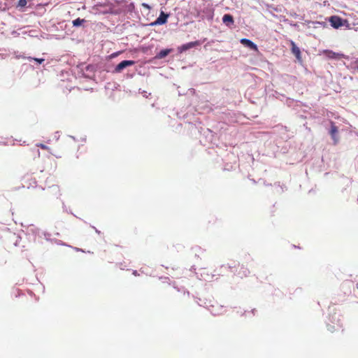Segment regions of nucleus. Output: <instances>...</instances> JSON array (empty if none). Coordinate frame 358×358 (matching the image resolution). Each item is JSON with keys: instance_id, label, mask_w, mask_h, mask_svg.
Masks as SVG:
<instances>
[{"instance_id": "ddd939ff", "label": "nucleus", "mask_w": 358, "mask_h": 358, "mask_svg": "<svg viewBox=\"0 0 358 358\" xmlns=\"http://www.w3.org/2000/svg\"><path fill=\"white\" fill-rule=\"evenodd\" d=\"M37 147H39L41 148V149H43V150H48V147L43 143H39V144H37L36 145Z\"/></svg>"}, {"instance_id": "4468645a", "label": "nucleus", "mask_w": 358, "mask_h": 358, "mask_svg": "<svg viewBox=\"0 0 358 358\" xmlns=\"http://www.w3.org/2000/svg\"><path fill=\"white\" fill-rule=\"evenodd\" d=\"M313 23L315 24H319V25H320V26H322L323 27H325L327 26L326 23L324 22H315Z\"/></svg>"}, {"instance_id": "f8f14e48", "label": "nucleus", "mask_w": 358, "mask_h": 358, "mask_svg": "<svg viewBox=\"0 0 358 358\" xmlns=\"http://www.w3.org/2000/svg\"><path fill=\"white\" fill-rule=\"evenodd\" d=\"M27 0H19L17 7L24 8L27 6Z\"/></svg>"}, {"instance_id": "1a4fd4ad", "label": "nucleus", "mask_w": 358, "mask_h": 358, "mask_svg": "<svg viewBox=\"0 0 358 358\" xmlns=\"http://www.w3.org/2000/svg\"><path fill=\"white\" fill-rule=\"evenodd\" d=\"M169 52H170V50H169V49L162 50L157 54V58H158V59L164 58L165 57H166L169 55Z\"/></svg>"}, {"instance_id": "9d476101", "label": "nucleus", "mask_w": 358, "mask_h": 358, "mask_svg": "<svg viewBox=\"0 0 358 358\" xmlns=\"http://www.w3.org/2000/svg\"><path fill=\"white\" fill-rule=\"evenodd\" d=\"M85 20L84 19L77 18L74 20L72 23L74 27H78L81 25Z\"/></svg>"}, {"instance_id": "f3484780", "label": "nucleus", "mask_w": 358, "mask_h": 358, "mask_svg": "<svg viewBox=\"0 0 358 358\" xmlns=\"http://www.w3.org/2000/svg\"><path fill=\"white\" fill-rule=\"evenodd\" d=\"M134 274L135 275H137V271H135L134 272Z\"/></svg>"}, {"instance_id": "9b49d317", "label": "nucleus", "mask_w": 358, "mask_h": 358, "mask_svg": "<svg viewBox=\"0 0 358 358\" xmlns=\"http://www.w3.org/2000/svg\"><path fill=\"white\" fill-rule=\"evenodd\" d=\"M324 52L327 57H329L330 58L336 57V54L331 50H325Z\"/></svg>"}, {"instance_id": "dca6fc26", "label": "nucleus", "mask_w": 358, "mask_h": 358, "mask_svg": "<svg viewBox=\"0 0 358 358\" xmlns=\"http://www.w3.org/2000/svg\"><path fill=\"white\" fill-rule=\"evenodd\" d=\"M143 6L148 8L149 6L147 4H143Z\"/></svg>"}, {"instance_id": "423d86ee", "label": "nucleus", "mask_w": 358, "mask_h": 358, "mask_svg": "<svg viewBox=\"0 0 358 358\" xmlns=\"http://www.w3.org/2000/svg\"><path fill=\"white\" fill-rule=\"evenodd\" d=\"M241 43L245 46L249 48L251 50L255 51H258V48L256 44H255L252 41L247 38H242L241 40Z\"/></svg>"}, {"instance_id": "0eeeda50", "label": "nucleus", "mask_w": 358, "mask_h": 358, "mask_svg": "<svg viewBox=\"0 0 358 358\" xmlns=\"http://www.w3.org/2000/svg\"><path fill=\"white\" fill-rule=\"evenodd\" d=\"M291 46H292V52L295 55V57L300 60L301 58V50L296 45L294 41H291Z\"/></svg>"}, {"instance_id": "2eb2a0df", "label": "nucleus", "mask_w": 358, "mask_h": 358, "mask_svg": "<svg viewBox=\"0 0 358 358\" xmlns=\"http://www.w3.org/2000/svg\"><path fill=\"white\" fill-rule=\"evenodd\" d=\"M33 59H34L35 61H36L37 62H38L39 64H41L42 62H44V59H37V58H34Z\"/></svg>"}, {"instance_id": "6ab92c4d", "label": "nucleus", "mask_w": 358, "mask_h": 358, "mask_svg": "<svg viewBox=\"0 0 358 358\" xmlns=\"http://www.w3.org/2000/svg\"><path fill=\"white\" fill-rule=\"evenodd\" d=\"M357 288L358 289V285H357Z\"/></svg>"}, {"instance_id": "f03ea898", "label": "nucleus", "mask_w": 358, "mask_h": 358, "mask_svg": "<svg viewBox=\"0 0 358 358\" xmlns=\"http://www.w3.org/2000/svg\"><path fill=\"white\" fill-rule=\"evenodd\" d=\"M135 64V62L133 60H124L119 63L115 68V72L120 73L124 69L133 66Z\"/></svg>"}, {"instance_id": "20e7f679", "label": "nucleus", "mask_w": 358, "mask_h": 358, "mask_svg": "<svg viewBox=\"0 0 358 358\" xmlns=\"http://www.w3.org/2000/svg\"><path fill=\"white\" fill-rule=\"evenodd\" d=\"M169 16V14H166L164 11H162L159 14V16L154 22L151 24V25L164 24L166 23Z\"/></svg>"}, {"instance_id": "f257e3e1", "label": "nucleus", "mask_w": 358, "mask_h": 358, "mask_svg": "<svg viewBox=\"0 0 358 358\" xmlns=\"http://www.w3.org/2000/svg\"><path fill=\"white\" fill-rule=\"evenodd\" d=\"M329 21L331 25L335 29L341 27L344 25V22H346V20H343L341 17L337 15L330 17Z\"/></svg>"}, {"instance_id": "a211bd4d", "label": "nucleus", "mask_w": 358, "mask_h": 358, "mask_svg": "<svg viewBox=\"0 0 358 358\" xmlns=\"http://www.w3.org/2000/svg\"><path fill=\"white\" fill-rule=\"evenodd\" d=\"M118 55V53H115L113 55L115 56V55Z\"/></svg>"}, {"instance_id": "39448f33", "label": "nucleus", "mask_w": 358, "mask_h": 358, "mask_svg": "<svg viewBox=\"0 0 358 358\" xmlns=\"http://www.w3.org/2000/svg\"><path fill=\"white\" fill-rule=\"evenodd\" d=\"M201 44V42L199 41H192L189 42L185 44H183L179 48V51L180 52H182L184 51H186L190 48H192L194 47L198 46Z\"/></svg>"}, {"instance_id": "7ed1b4c3", "label": "nucleus", "mask_w": 358, "mask_h": 358, "mask_svg": "<svg viewBox=\"0 0 358 358\" xmlns=\"http://www.w3.org/2000/svg\"><path fill=\"white\" fill-rule=\"evenodd\" d=\"M338 129L335 125V123L331 121L329 134L331 135V137L333 139L334 144H336L338 142Z\"/></svg>"}, {"instance_id": "6e6552de", "label": "nucleus", "mask_w": 358, "mask_h": 358, "mask_svg": "<svg viewBox=\"0 0 358 358\" xmlns=\"http://www.w3.org/2000/svg\"><path fill=\"white\" fill-rule=\"evenodd\" d=\"M222 21L227 26L233 24L234 22L233 16L230 14L224 15L222 17Z\"/></svg>"}]
</instances>
